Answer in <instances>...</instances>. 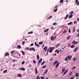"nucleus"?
I'll use <instances>...</instances> for the list:
<instances>
[{
  "instance_id": "obj_15",
  "label": "nucleus",
  "mask_w": 79,
  "mask_h": 79,
  "mask_svg": "<svg viewBox=\"0 0 79 79\" xmlns=\"http://www.w3.org/2000/svg\"><path fill=\"white\" fill-rule=\"evenodd\" d=\"M49 49H51L52 50H54V49H55V48L53 47H50Z\"/></svg>"
},
{
  "instance_id": "obj_61",
  "label": "nucleus",
  "mask_w": 79,
  "mask_h": 79,
  "mask_svg": "<svg viewBox=\"0 0 79 79\" xmlns=\"http://www.w3.org/2000/svg\"><path fill=\"white\" fill-rule=\"evenodd\" d=\"M15 61H16V60H13V62H15Z\"/></svg>"
},
{
  "instance_id": "obj_2",
  "label": "nucleus",
  "mask_w": 79,
  "mask_h": 79,
  "mask_svg": "<svg viewBox=\"0 0 79 79\" xmlns=\"http://www.w3.org/2000/svg\"><path fill=\"white\" fill-rule=\"evenodd\" d=\"M56 38V36H55L54 37L52 36H51V40H54V39H55Z\"/></svg>"
},
{
  "instance_id": "obj_44",
  "label": "nucleus",
  "mask_w": 79,
  "mask_h": 79,
  "mask_svg": "<svg viewBox=\"0 0 79 79\" xmlns=\"http://www.w3.org/2000/svg\"><path fill=\"white\" fill-rule=\"evenodd\" d=\"M41 79H44V78H45V77H40Z\"/></svg>"
},
{
  "instance_id": "obj_31",
  "label": "nucleus",
  "mask_w": 79,
  "mask_h": 79,
  "mask_svg": "<svg viewBox=\"0 0 79 79\" xmlns=\"http://www.w3.org/2000/svg\"><path fill=\"white\" fill-rule=\"evenodd\" d=\"M73 15H70L69 16V19H70V18H72L73 17Z\"/></svg>"
},
{
  "instance_id": "obj_30",
  "label": "nucleus",
  "mask_w": 79,
  "mask_h": 79,
  "mask_svg": "<svg viewBox=\"0 0 79 79\" xmlns=\"http://www.w3.org/2000/svg\"><path fill=\"white\" fill-rule=\"evenodd\" d=\"M73 13H74V12H73V11H72L69 13V14L71 15L73 14Z\"/></svg>"
},
{
  "instance_id": "obj_1",
  "label": "nucleus",
  "mask_w": 79,
  "mask_h": 79,
  "mask_svg": "<svg viewBox=\"0 0 79 79\" xmlns=\"http://www.w3.org/2000/svg\"><path fill=\"white\" fill-rule=\"evenodd\" d=\"M77 44H78V42L75 41V40H74L72 42V44L73 45H77Z\"/></svg>"
},
{
  "instance_id": "obj_48",
  "label": "nucleus",
  "mask_w": 79,
  "mask_h": 79,
  "mask_svg": "<svg viewBox=\"0 0 79 79\" xmlns=\"http://www.w3.org/2000/svg\"><path fill=\"white\" fill-rule=\"evenodd\" d=\"M44 63H45V62L44 61L41 64V65H43V64H44Z\"/></svg>"
},
{
  "instance_id": "obj_47",
  "label": "nucleus",
  "mask_w": 79,
  "mask_h": 79,
  "mask_svg": "<svg viewBox=\"0 0 79 79\" xmlns=\"http://www.w3.org/2000/svg\"><path fill=\"white\" fill-rule=\"evenodd\" d=\"M33 63H34L35 64V63H36V61H35L34 60H33Z\"/></svg>"
},
{
  "instance_id": "obj_21",
  "label": "nucleus",
  "mask_w": 79,
  "mask_h": 79,
  "mask_svg": "<svg viewBox=\"0 0 79 79\" xmlns=\"http://www.w3.org/2000/svg\"><path fill=\"white\" fill-rule=\"evenodd\" d=\"M18 77H22V75L21 74H18Z\"/></svg>"
},
{
  "instance_id": "obj_8",
  "label": "nucleus",
  "mask_w": 79,
  "mask_h": 79,
  "mask_svg": "<svg viewBox=\"0 0 79 79\" xmlns=\"http://www.w3.org/2000/svg\"><path fill=\"white\" fill-rule=\"evenodd\" d=\"M43 50H45V51L46 52L47 51V46H45L44 47V48H43Z\"/></svg>"
},
{
  "instance_id": "obj_11",
  "label": "nucleus",
  "mask_w": 79,
  "mask_h": 79,
  "mask_svg": "<svg viewBox=\"0 0 79 79\" xmlns=\"http://www.w3.org/2000/svg\"><path fill=\"white\" fill-rule=\"evenodd\" d=\"M68 70H66L65 71L64 73H63V75H64V74H66V73H67L68 72Z\"/></svg>"
},
{
  "instance_id": "obj_16",
  "label": "nucleus",
  "mask_w": 79,
  "mask_h": 79,
  "mask_svg": "<svg viewBox=\"0 0 79 79\" xmlns=\"http://www.w3.org/2000/svg\"><path fill=\"white\" fill-rule=\"evenodd\" d=\"M9 55L10 54H9V53H8L7 52L5 54V56H9Z\"/></svg>"
},
{
  "instance_id": "obj_49",
  "label": "nucleus",
  "mask_w": 79,
  "mask_h": 79,
  "mask_svg": "<svg viewBox=\"0 0 79 79\" xmlns=\"http://www.w3.org/2000/svg\"><path fill=\"white\" fill-rule=\"evenodd\" d=\"M43 44V43H42V42H40L39 43V44Z\"/></svg>"
},
{
  "instance_id": "obj_4",
  "label": "nucleus",
  "mask_w": 79,
  "mask_h": 79,
  "mask_svg": "<svg viewBox=\"0 0 79 79\" xmlns=\"http://www.w3.org/2000/svg\"><path fill=\"white\" fill-rule=\"evenodd\" d=\"M29 50H30V51H31V50H33V51H34V52H35V50L33 48H30Z\"/></svg>"
},
{
  "instance_id": "obj_24",
  "label": "nucleus",
  "mask_w": 79,
  "mask_h": 79,
  "mask_svg": "<svg viewBox=\"0 0 79 79\" xmlns=\"http://www.w3.org/2000/svg\"><path fill=\"white\" fill-rule=\"evenodd\" d=\"M60 44H57V45H56V48H58V47L59 46H60Z\"/></svg>"
},
{
  "instance_id": "obj_39",
  "label": "nucleus",
  "mask_w": 79,
  "mask_h": 79,
  "mask_svg": "<svg viewBox=\"0 0 79 79\" xmlns=\"http://www.w3.org/2000/svg\"><path fill=\"white\" fill-rule=\"evenodd\" d=\"M75 31H76V29H75V27H74L73 30V32H75Z\"/></svg>"
},
{
  "instance_id": "obj_59",
  "label": "nucleus",
  "mask_w": 79,
  "mask_h": 79,
  "mask_svg": "<svg viewBox=\"0 0 79 79\" xmlns=\"http://www.w3.org/2000/svg\"><path fill=\"white\" fill-rule=\"evenodd\" d=\"M35 45H37V43L36 42H35Z\"/></svg>"
},
{
  "instance_id": "obj_36",
  "label": "nucleus",
  "mask_w": 79,
  "mask_h": 79,
  "mask_svg": "<svg viewBox=\"0 0 79 79\" xmlns=\"http://www.w3.org/2000/svg\"><path fill=\"white\" fill-rule=\"evenodd\" d=\"M33 33V31H31V32H30L28 33V34H32Z\"/></svg>"
},
{
  "instance_id": "obj_7",
  "label": "nucleus",
  "mask_w": 79,
  "mask_h": 79,
  "mask_svg": "<svg viewBox=\"0 0 79 79\" xmlns=\"http://www.w3.org/2000/svg\"><path fill=\"white\" fill-rule=\"evenodd\" d=\"M66 70V69L65 68H63L62 69V71L61 72V73H64V71H65V70Z\"/></svg>"
},
{
  "instance_id": "obj_10",
  "label": "nucleus",
  "mask_w": 79,
  "mask_h": 79,
  "mask_svg": "<svg viewBox=\"0 0 79 79\" xmlns=\"http://www.w3.org/2000/svg\"><path fill=\"white\" fill-rule=\"evenodd\" d=\"M42 58H41L38 61V64H39L40 63H41V62H42Z\"/></svg>"
},
{
  "instance_id": "obj_38",
  "label": "nucleus",
  "mask_w": 79,
  "mask_h": 79,
  "mask_svg": "<svg viewBox=\"0 0 79 79\" xmlns=\"http://www.w3.org/2000/svg\"><path fill=\"white\" fill-rule=\"evenodd\" d=\"M52 50L51 49H50L49 48V53H52Z\"/></svg>"
},
{
  "instance_id": "obj_35",
  "label": "nucleus",
  "mask_w": 79,
  "mask_h": 79,
  "mask_svg": "<svg viewBox=\"0 0 79 79\" xmlns=\"http://www.w3.org/2000/svg\"><path fill=\"white\" fill-rule=\"evenodd\" d=\"M7 72V70H6L3 72V73H6Z\"/></svg>"
},
{
  "instance_id": "obj_43",
  "label": "nucleus",
  "mask_w": 79,
  "mask_h": 79,
  "mask_svg": "<svg viewBox=\"0 0 79 79\" xmlns=\"http://www.w3.org/2000/svg\"><path fill=\"white\" fill-rule=\"evenodd\" d=\"M25 43V41H24L22 42V45H24Z\"/></svg>"
},
{
  "instance_id": "obj_5",
  "label": "nucleus",
  "mask_w": 79,
  "mask_h": 79,
  "mask_svg": "<svg viewBox=\"0 0 79 79\" xmlns=\"http://www.w3.org/2000/svg\"><path fill=\"white\" fill-rule=\"evenodd\" d=\"M71 57H70V56H67V58L68 59H69V60H71V58H72V56H70Z\"/></svg>"
},
{
  "instance_id": "obj_63",
  "label": "nucleus",
  "mask_w": 79,
  "mask_h": 79,
  "mask_svg": "<svg viewBox=\"0 0 79 79\" xmlns=\"http://www.w3.org/2000/svg\"><path fill=\"white\" fill-rule=\"evenodd\" d=\"M49 50V48H48L47 50V53H48V52Z\"/></svg>"
},
{
  "instance_id": "obj_40",
  "label": "nucleus",
  "mask_w": 79,
  "mask_h": 79,
  "mask_svg": "<svg viewBox=\"0 0 79 79\" xmlns=\"http://www.w3.org/2000/svg\"><path fill=\"white\" fill-rule=\"evenodd\" d=\"M68 57H66L65 59V60L66 61H68Z\"/></svg>"
},
{
  "instance_id": "obj_13",
  "label": "nucleus",
  "mask_w": 79,
  "mask_h": 79,
  "mask_svg": "<svg viewBox=\"0 0 79 79\" xmlns=\"http://www.w3.org/2000/svg\"><path fill=\"white\" fill-rule=\"evenodd\" d=\"M68 16H69V15L68 14H67L66 15V17L64 18L65 20H66V19L68 18Z\"/></svg>"
},
{
  "instance_id": "obj_19",
  "label": "nucleus",
  "mask_w": 79,
  "mask_h": 79,
  "mask_svg": "<svg viewBox=\"0 0 79 79\" xmlns=\"http://www.w3.org/2000/svg\"><path fill=\"white\" fill-rule=\"evenodd\" d=\"M75 47V45H72L70 46V48H74Z\"/></svg>"
},
{
  "instance_id": "obj_56",
  "label": "nucleus",
  "mask_w": 79,
  "mask_h": 79,
  "mask_svg": "<svg viewBox=\"0 0 79 79\" xmlns=\"http://www.w3.org/2000/svg\"><path fill=\"white\" fill-rule=\"evenodd\" d=\"M69 32L70 33L71 32V29H69Z\"/></svg>"
},
{
  "instance_id": "obj_50",
  "label": "nucleus",
  "mask_w": 79,
  "mask_h": 79,
  "mask_svg": "<svg viewBox=\"0 0 79 79\" xmlns=\"http://www.w3.org/2000/svg\"><path fill=\"white\" fill-rule=\"evenodd\" d=\"M46 68V65H44L43 67V68Z\"/></svg>"
},
{
  "instance_id": "obj_60",
  "label": "nucleus",
  "mask_w": 79,
  "mask_h": 79,
  "mask_svg": "<svg viewBox=\"0 0 79 79\" xmlns=\"http://www.w3.org/2000/svg\"><path fill=\"white\" fill-rule=\"evenodd\" d=\"M55 8H58V6H56L55 7Z\"/></svg>"
},
{
  "instance_id": "obj_26",
  "label": "nucleus",
  "mask_w": 79,
  "mask_h": 79,
  "mask_svg": "<svg viewBox=\"0 0 79 79\" xmlns=\"http://www.w3.org/2000/svg\"><path fill=\"white\" fill-rule=\"evenodd\" d=\"M48 30H49V29H47L46 30H45L44 31V32H47L48 31Z\"/></svg>"
},
{
  "instance_id": "obj_22",
  "label": "nucleus",
  "mask_w": 79,
  "mask_h": 79,
  "mask_svg": "<svg viewBox=\"0 0 79 79\" xmlns=\"http://www.w3.org/2000/svg\"><path fill=\"white\" fill-rule=\"evenodd\" d=\"M37 60H39V55H38L37 56Z\"/></svg>"
},
{
  "instance_id": "obj_20",
  "label": "nucleus",
  "mask_w": 79,
  "mask_h": 79,
  "mask_svg": "<svg viewBox=\"0 0 79 79\" xmlns=\"http://www.w3.org/2000/svg\"><path fill=\"white\" fill-rule=\"evenodd\" d=\"M36 79H40V77H39V75H38L37 76Z\"/></svg>"
},
{
  "instance_id": "obj_9",
  "label": "nucleus",
  "mask_w": 79,
  "mask_h": 79,
  "mask_svg": "<svg viewBox=\"0 0 79 79\" xmlns=\"http://www.w3.org/2000/svg\"><path fill=\"white\" fill-rule=\"evenodd\" d=\"M37 67H36L35 68V73L36 75H37Z\"/></svg>"
},
{
  "instance_id": "obj_27",
  "label": "nucleus",
  "mask_w": 79,
  "mask_h": 79,
  "mask_svg": "<svg viewBox=\"0 0 79 79\" xmlns=\"http://www.w3.org/2000/svg\"><path fill=\"white\" fill-rule=\"evenodd\" d=\"M57 52V53L58 54V53H60V51H59L57 50H56L55 51V52Z\"/></svg>"
},
{
  "instance_id": "obj_58",
  "label": "nucleus",
  "mask_w": 79,
  "mask_h": 79,
  "mask_svg": "<svg viewBox=\"0 0 79 79\" xmlns=\"http://www.w3.org/2000/svg\"><path fill=\"white\" fill-rule=\"evenodd\" d=\"M74 77H71L70 79H73V78H74Z\"/></svg>"
},
{
  "instance_id": "obj_14",
  "label": "nucleus",
  "mask_w": 79,
  "mask_h": 79,
  "mask_svg": "<svg viewBox=\"0 0 79 79\" xmlns=\"http://www.w3.org/2000/svg\"><path fill=\"white\" fill-rule=\"evenodd\" d=\"M20 70L21 71H25V69L23 68H21L20 69Z\"/></svg>"
},
{
  "instance_id": "obj_64",
  "label": "nucleus",
  "mask_w": 79,
  "mask_h": 79,
  "mask_svg": "<svg viewBox=\"0 0 79 79\" xmlns=\"http://www.w3.org/2000/svg\"><path fill=\"white\" fill-rule=\"evenodd\" d=\"M36 45H37V47H39V45L37 44Z\"/></svg>"
},
{
  "instance_id": "obj_23",
  "label": "nucleus",
  "mask_w": 79,
  "mask_h": 79,
  "mask_svg": "<svg viewBox=\"0 0 79 79\" xmlns=\"http://www.w3.org/2000/svg\"><path fill=\"white\" fill-rule=\"evenodd\" d=\"M21 52L23 55H25V53H24V51H22Z\"/></svg>"
},
{
  "instance_id": "obj_28",
  "label": "nucleus",
  "mask_w": 79,
  "mask_h": 79,
  "mask_svg": "<svg viewBox=\"0 0 79 79\" xmlns=\"http://www.w3.org/2000/svg\"><path fill=\"white\" fill-rule=\"evenodd\" d=\"M52 18V16H50L49 18H48L47 19L48 20V19H51Z\"/></svg>"
},
{
  "instance_id": "obj_51",
  "label": "nucleus",
  "mask_w": 79,
  "mask_h": 79,
  "mask_svg": "<svg viewBox=\"0 0 79 79\" xmlns=\"http://www.w3.org/2000/svg\"><path fill=\"white\" fill-rule=\"evenodd\" d=\"M53 25L54 26L55 25V24H56V23H52Z\"/></svg>"
},
{
  "instance_id": "obj_12",
  "label": "nucleus",
  "mask_w": 79,
  "mask_h": 79,
  "mask_svg": "<svg viewBox=\"0 0 79 79\" xmlns=\"http://www.w3.org/2000/svg\"><path fill=\"white\" fill-rule=\"evenodd\" d=\"M78 48V47H77L75 48L74 50V52H76L77 50V48Z\"/></svg>"
},
{
  "instance_id": "obj_55",
  "label": "nucleus",
  "mask_w": 79,
  "mask_h": 79,
  "mask_svg": "<svg viewBox=\"0 0 79 79\" xmlns=\"http://www.w3.org/2000/svg\"><path fill=\"white\" fill-rule=\"evenodd\" d=\"M53 60V58H52L50 59V61H51Z\"/></svg>"
},
{
  "instance_id": "obj_17",
  "label": "nucleus",
  "mask_w": 79,
  "mask_h": 79,
  "mask_svg": "<svg viewBox=\"0 0 79 79\" xmlns=\"http://www.w3.org/2000/svg\"><path fill=\"white\" fill-rule=\"evenodd\" d=\"M58 63V61L56 60L54 63V65H55V64H56V63Z\"/></svg>"
},
{
  "instance_id": "obj_34",
  "label": "nucleus",
  "mask_w": 79,
  "mask_h": 79,
  "mask_svg": "<svg viewBox=\"0 0 79 79\" xmlns=\"http://www.w3.org/2000/svg\"><path fill=\"white\" fill-rule=\"evenodd\" d=\"M76 60V58H74L73 59V61H75Z\"/></svg>"
},
{
  "instance_id": "obj_18",
  "label": "nucleus",
  "mask_w": 79,
  "mask_h": 79,
  "mask_svg": "<svg viewBox=\"0 0 79 79\" xmlns=\"http://www.w3.org/2000/svg\"><path fill=\"white\" fill-rule=\"evenodd\" d=\"M17 47L19 49H20V48H21V46L20 45H17Z\"/></svg>"
},
{
  "instance_id": "obj_41",
  "label": "nucleus",
  "mask_w": 79,
  "mask_h": 79,
  "mask_svg": "<svg viewBox=\"0 0 79 79\" xmlns=\"http://www.w3.org/2000/svg\"><path fill=\"white\" fill-rule=\"evenodd\" d=\"M73 73V72H71L69 73V76H71V74H72V73Z\"/></svg>"
},
{
  "instance_id": "obj_57",
  "label": "nucleus",
  "mask_w": 79,
  "mask_h": 79,
  "mask_svg": "<svg viewBox=\"0 0 79 79\" xmlns=\"http://www.w3.org/2000/svg\"><path fill=\"white\" fill-rule=\"evenodd\" d=\"M66 33V31H64L63 32V34H64V33Z\"/></svg>"
},
{
  "instance_id": "obj_45",
  "label": "nucleus",
  "mask_w": 79,
  "mask_h": 79,
  "mask_svg": "<svg viewBox=\"0 0 79 79\" xmlns=\"http://www.w3.org/2000/svg\"><path fill=\"white\" fill-rule=\"evenodd\" d=\"M14 52L15 51H12L10 52V53H11V54H12V53H14Z\"/></svg>"
},
{
  "instance_id": "obj_33",
  "label": "nucleus",
  "mask_w": 79,
  "mask_h": 79,
  "mask_svg": "<svg viewBox=\"0 0 79 79\" xmlns=\"http://www.w3.org/2000/svg\"><path fill=\"white\" fill-rule=\"evenodd\" d=\"M69 39H70V35L67 37V40H69Z\"/></svg>"
},
{
  "instance_id": "obj_25",
  "label": "nucleus",
  "mask_w": 79,
  "mask_h": 79,
  "mask_svg": "<svg viewBox=\"0 0 79 79\" xmlns=\"http://www.w3.org/2000/svg\"><path fill=\"white\" fill-rule=\"evenodd\" d=\"M73 24V22H71L68 23V25H71Z\"/></svg>"
},
{
  "instance_id": "obj_37",
  "label": "nucleus",
  "mask_w": 79,
  "mask_h": 79,
  "mask_svg": "<svg viewBox=\"0 0 79 79\" xmlns=\"http://www.w3.org/2000/svg\"><path fill=\"white\" fill-rule=\"evenodd\" d=\"M63 0H60V3H63Z\"/></svg>"
},
{
  "instance_id": "obj_46",
  "label": "nucleus",
  "mask_w": 79,
  "mask_h": 79,
  "mask_svg": "<svg viewBox=\"0 0 79 79\" xmlns=\"http://www.w3.org/2000/svg\"><path fill=\"white\" fill-rule=\"evenodd\" d=\"M25 63V61H23L22 63V64H24V63Z\"/></svg>"
},
{
  "instance_id": "obj_52",
  "label": "nucleus",
  "mask_w": 79,
  "mask_h": 79,
  "mask_svg": "<svg viewBox=\"0 0 79 79\" xmlns=\"http://www.w3.org/2000/svg\"><path fill=\"white\" fill-rule=\"evenodd\" d=\"M76 23H77V21H75L74 22V24H76Z\"/></svg>"
},
{
  "instance_id": "obj_3",
  "label": "nucleus",
  "mask_w": 79,
  "mask_h": 79,
  "mask_svg": "<svg viewBox=\"0 0 79 79\" xmlns=\"http://www.w3.org/2000/svg\"><path fill=\"white\" fill-rule=\"evenodd\" d=\"M48 71V70L47 69L43 73V75H44V76H45V75L47 74V73Z\"/></svg>"
},
{
  "instance_id": "obj_6",
  "label": "nucleus",
  "mask_w": 79,
  "mask_h": 79,
  "mask_svg": "<svg viewBox=\"0 0 79 79\" xmlns=\"http://www.w3.org/2000/svg\"><path fill=\"white\" fill-rule=\"evenodd\" d=\"M60 62H58L56 65V68H58L60 65Z\"/></svg>"
},
{
  "instance_id": "obj_42",
  "label": "nucleus",
  "mask_w": 79,
  "mask_h": 79,
  "mask_svg": "<svg viewBox=\"0 0 79 79\" xmlns=\"http://www.w3.org/2000/svg\"><path fill=\"white\" fill-rule=\"evenodd\" d=\"M76 0V2H75V4H77V2H78V1L79 0Z\"/></svg>"
},
{
  "instance_id": "obj_62",
  "label": "nucleus",
  "mask_w": 79,
  "mask_h": 79,
  "mask_svg": "<svg viewBox=\"0 0 79 79\" xmlns=\"http://www.w3.org/2000/svg\"><path fill=\"white\" fill-rule=\"evenodd\" d=\"M79 5V1L78 2L77 4V5Z\"/></svg>"
},
{
  "instance_id": "obj_54",
  "label": "nucleus",
  "mask_w": 79,
  "mask_h": 79,
  "mask_svg": "<svg viewBox=\"0 0 79 79\" xmlns=\"http://www.w3.org/2000/svg\"><path fill=\"white\" fill-rule=\"evenodd\" d=\"M76 68V66H74L73 67L72 69H75Z\"/></svg>"
},
{
  "instance_id": "obj_32",
  "label": "nucleus",
  "mask_w": 79,
  "mask_h": 79,
  "mask_svg": "<svg viewBox=\"0 0 79 79\" xmlns=\"http://www.w3.org/2000/svg\"><path fill=\"white\" fill-rule=\"evenodd\" d=\"M75 76H76V77H78L79 76V75H78V73H76Z\"/></svg>"
},
{
  "instance_id": "obj_29",
  "label": "nucleus",
  "mask_w": 79,
  "mask_h": 79,
  "mask_svg": "<svg viewBox=\"0 0 79 79\" xmlns=\"http://www.w3.org/2000/svg\"><path fill=\"white\" fill-rule=\"evenodd\" d=\"M57 10H58V9L57 8H56L54 10V12H56V11H57Z\"/></svg>"
},
{
  "instance_id": "obj_53",
  "label": "nucleus",
  "mask_w": 79,
  "mask_h": 79,
  "mask_svg": "<svg viewBox=\"0 0 79 79\" xmlns=\"http://www.w3.org/2000/svg\"><path fill=\"white\" fill-rule=\"evenodd\" d=\"M34 45V44L33 43H32L31 44H30V46H33Z\"/></svg>"
}]
</instances>
